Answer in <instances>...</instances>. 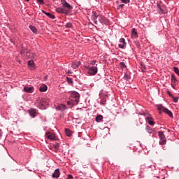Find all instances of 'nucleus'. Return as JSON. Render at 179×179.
I'll return each instance as SVG.
<instances>
[{
  "label": "nucleus",
  "mask_w": 179,
  "mask_h": 179,
  "mask_svg": "<svg viewBox=\"0 0 179 179\" xmlns=\"http://www.w3.org/2000/svg\"><path fill=\"white\" fill-rule=\"evenodd\" d=\"M101 104H102V106H106V100L102 99V100L101 101Z\"/></svg>",
  "instance_id": "7c9ffc66"
},
{
  "label": "nucleus",
  "mask_w": 179,
  "mask_h": 179,
  "mask_svg": "<svg viewBox=\"0 0 179 179\" xmlns=\"http://www.w3.org/2000/svg\"><path fill=\"white\" fill-rule=\"evenodd\" d=\"M124 6H125V5H124V4H120V5L118 6V9H120V8L121 9H122V8H124Z\"/></svg>",
  "instance_id": "f704fd0d"
},
{
  "label": "nucleus",
  "mask_w": 179,
  "mask_h": 179,
  "mask_svg": "<svg viewBox=\"0 0 179 179\" xmlns=\"http://www.w3.org/2000/svg\"><path fill=\"white\" fill-rule=\"evenodd\" d=\"M92 17L94 20L95 24H98L99 22L101 24H107V19L103 17V15H99L97 13H94Z\"/></svg>",
  "instance_id": "f03ea898"
},
{
  "label": "nucleus",
  "mask_w": 179,
  "mask_h": 179,
  "mask_svg": "<svg viewBox=\"0 0 179 179\" xmlns=\"http://www.w3.org/2000/svg\"><path fill=\"white\" fill-rule=\"evenodd\" d=\"M28 66L29 69H34V68H36V66L34 65V62L33 60H29L28 62Z\"/></svg>",
  "instance_id": "4468645a"
},
{
  "label": "nucleus",
  "mask_w": 179,
  "mask_h": 179,
  "mask_svg": "<svg viewBox=\"0 0 179 179\" xmlns=\"http://www.w3.org/2000/svg\"><path fill=\"white\" fill-rule=\"evenodd\" d=\"M61 3L64 7V9H65L66 11L67 15H69V13H71V10L73 9V7L71 4H69L66 2V0H61Z\"/></svg>",
  "instance_id": "7ed1b4c3"
},
{
  "label": "nucleus",
  "mask_w": 179,
  "mask_h": 179,
  "mask_svg": "<svg viewBox=\"0 0 179 179\" xmlns=\"http://www.w3.org/2000/svg\"><path fill=\"white\" fill-rule=\"evenodd\" d=\"M54 148L55 149H58V148H59V144L56 143L55 144H54Z\"/></svg>",
  "instance_id": "2f4dec72"
},
{
  "label": "nucleus",
  "mask_w": 179,
  "mask_h": 179,
  "mask_svg": "<svg viewBox=\"0 0 179 179\" xmlns=\"http://www.w3.org/2000/svg\"><path fill=\"white\" fill-rule=\"evenodd\" d=\"M29 29L30 30H31V31H33V33L37 34L38 30H37V28H36V27L33 25H30Z\"/></svg>",
  "instance_id": "5701e85b"
},
{
  "label": "nucleus",
  "mask_w": 179,
  "mask_h": 179,
  "mask_svg": "<svg viewBox=\"0 0 179 179\" xmlns=\"http://www.w3.org/2000/svg\"><path fill=\"white\" fill-rule=\"evenodd\" d=\"M66 26V27L71 28V27H72V24L71 23H67Z\"/></svg>",
  "instance_id": "c9c22d12"
},
{
  "label": "nucleus",
  "mask_w": 179,
  "mask_h": 179,
  "mask_svg": "<svg viewBox=\"0 0 179 179\" xmlns=\"http://www.w3.org/2000/svg\"><path fill=\"white\" fill-rule=\"evenodd\" d=\"M123 3H129L130 0H121Z\"/></svg>",
  "instance_id": "473e14b6"
},
{
  "label": "nucleus",
  "mask_w": 179,
  "mask_h": 179,
  "mask_svg": "<svg viewBox=\"0 0 179 179\" xmlns=\"http://www.w3.org/2000/svg\"><path fill=\"white\" fill-rule=\"evenodd\" d=\"M147 128H148V129L149 134H152V129L150 128V127L147 126Z\"/></svg>",
  "instance_id": "72a5a7b5"
},
{
  "label": "nucleus",
  "mask_w": 179,
  "mask_h": 179,
  "mask_svg": "<svg viewBox=\"0 0 179 179\" xmlns=\"http://www.w3.org/2000/svg\"><path fill=\"white\" fill-rule=\"evenodd\" d=\"M145 120H146V121H148L149 125H154V124H155V122H153V121L152 120H153V117L147 116V117H145Z\"/></svg>",
  "instance_id": "f3484780"
},
{
  "label": "nucleus",
  "mask_w": 179,
  "mask_h": 179,
  "mask_svg": "<svg viewBox=\"0 0 179 179\" xmlns=\"http://www.w3.org/2000/svg\"><path fill=\"white\" fill-rule=\"evenodd\" d=\"M68 73H72L70 70L68 71Z\"/></svg>",
  "instance_id": "37998d69"
},
{
  "label": "nucleus",
  "mask_w": 179,
  "mask_h": 179,
  "mask_svg": "<svg viewBox=\"0 0 179 179\" xmlns=\"http://www.w3.org/2000/svg\"><path fill=\"white\" fill-rule=\"evenodd\" d=\"M56 12H57V13H63L64 15H68V13H66L65 8H56Z\"/></svg>",
  "instance_id": "9b49d317"
},
{
  "label": "nucleus",
  "mask_w": 179,
  "mask_h": 179,
  "mask_svg": "<svg viewBox=\"0 0 179 179\" xmlns=\"http://www.w3.org/2000/svg\"><path fill=\"white\" fill-rule=\"evenodd\" d=\"M126 45H124V43H123V44H119V45H118V47H119V48L123 49L124 47H125Z\"/></svg>",
  "instance_id": "c756f323"
},
{
  "label": "nucleus",
  "mask_w": 179,
  "mask_h": 179,
  "mask_svg": "<svg viewBox=\"0 0 179 179\" xmlns=\"http://www.w3.org/2000/svg\"><path fill=\"white\" fill-rule=\"evenodd\" d=\"M120 66H121V68H122V69H124V68H127L125 63L123 62H120Z\"/></svg>",
  "instance_id": "cd10ccee"
},
{
  "label": "nucleus",
  "mask_w": 179,
  "mask_h": 179,
  "mask_svg": "<svg viewBox=\"0 0 179 179\" xmlns=\"http://www.w3.org/2000/svg\"><path fill=\"white\" fill-rule=\"evenodd\" d=\"M65 132H66V136H71L72 135V132L69 129H66Z\"/></svg>",
  "instance_id": "b1692460"
},
{
  "label": "nucleus",
  "mask_w": 179,
  "mask_h": 179,
  "mask_svg": "<svg viewBox=\"0 0 179 179\" xmlns=\"http://www.w3.org/2000/svg\"><path fill=\"white\" fill-rule=\"evenodd\" d=\"M86 69H87V73L90 76H94L98 72V69L96 66H86Z\"/></svg>",
  "instance_id": "20e7f679"
},
{
  "label": "nucleus",
  "mask_w": 179,
  "mask_h": 179,
  "mask_svg": "<svg viewBox=\"0 0 179 179\" xmlns=\"http://www.w3.org/2000/svg\"><path fill=\"white\" fill-rule=\"evenodd\" d=\"M131 37L132 38H138V31L136 29L133 28L131 31Z\"/></svg>",
  "instance_id": "f8f14e48"
},
{
  "label": "nucleus",
  "mask_w": 179,
  "mask_h": 179,
  "mask_svg": "<svg viewBox=\"0 0 179 179\" xmlns=\"http://www.w3.org/2000/svg\"><path fill=\"white\" fill-rule=\"evenodd\" d=\"M42 12H43V13L46 15V16H48V17H50V19H55V15H54L50 13H47L44 10H43Z\"/></svg>",
  "instance_id": "a211bd4d"
},
{
  "label": "nucleus",
  "mask_w": 179,
  "mask_h": 179,
  "mask_svg": "<svg viewBox=\"0 0 179 179\" xmlns=\"http://www.w3.org/2000/svg\"><path fill=\"white\" fill-rule=\"evenodd\" d=\"M96 122H103V115H99L96 117Z\"/></svg>",
  "instance_id": "412c9836"
},
{
  "label": "nucleus",
  "mask_w": 179,
  "mask_h": 179,
  "mask_svg": "<svg viewBox=\"0 0 179 179\" xmlns=\"http://www.w3.org/2000/svg\"><path fill=\"white\" fill-rule=\"evenodd\" d=\"M61 173H59V169H56L54 172V173L52 175V177L53 178H58V177H59V175Z\"/></svg>",
  "instance_id": "2eb2a0df"
},
{
  "label": "nucleus",
  "mask_w": 179,
  "mask_h": 179,
  "mask_svg": "<svg viewBox=\"0 0 179 179\" xmlns=\"http://www.w3.org/2000/svg\"><path fill=\"white\" fill-rule=\"evenodd\" d=\"M47 85H42L40 87H39V90L40 92H47Z\"/></svg>",
  "instance_id": "4be33fe9"
},
{
  "label": "nucleus",
  "mask_w": 179,
  "mask_h": 179,
  "mask_svg": "<svg viewBox=\"0 0 179 179\" xmlns=\"http://www.w3.org/2000/svg\"><path fill=\"white\" fill-rule=\"evenodd\" d=\"M95 64H96V62H93L92 63V65H95Z\"/></svg>",
  "instance_id": "ea45409f"
},
{
  "label": "nucleus",
  "mask_w": 179,
  "mask_h": 179,
  "mask_svg": "<svg viewBox=\"0 0 179 179\" xmlns=\"http://www.w3.org/2000/svg\"><path fill=\"white\" fill-rule=\"evenodd\" d=\"M173 101L177 103L178 101V98L173 97Z\"/></svg>",
  "instance_id": "4c0bfd02"
},
{
  "label": "nucleus",
  "mask_w": 179,
  "mask_h": 179,
  "mask_svg": "<svg viewBox=\"0 0 179 179\" xmlns=\"http://www.w3.org/2000/svg\"><path fill=\"white\" fill-rule=\"evenodd\" d=\"M24 92H26L27 93H33L34 90V87H24Z\"/></svg>",
  "instance_id": "ddd939ff"
},
{
  "label": "nucleus",
  "mask_w": 179,
  "mask_h": 179,
  "mask_svg": "<svg viewBox=\"0 0 179 179\" xmlns=\"http://www.w3.org/2000/svg\"><path fill=\"white\" fill-rule=\"evenodd\" d=\"M174 72L176 73V74L179 76V70L178 68L174 67L173 68Z\"/></svg>",
  "instance_id": "c85d7f7f"
},
{
  "label": "nucleus",
  "mask_w": 179,
  "mask_h": 179,
  "mask_svg": "<svg viewBox=\"0 0 179 179\" xmlns=\"http://www.w3.org/2000/svg\"><path fill=\"white\" fill-rule=\"evenodd\" d=\"M158 110L159 111H160L159 113H162V111H163L164 113H165V114H168L171 118H173V113L170 110L164 108V106H158Z\"/></svg>",
  "instance_id": "423d86ee"
},
{
  "label": "nucleus",
  "mask_w": 179,
  "mask_h": 179,
  "mask_svg": "<svg viewBox=\"0 0 179 179\" xmlns=\"http://www.w3.org/2000/svg\"><path fill=\"white\" fill-rule=\"evenodd\" d=\"M24 53V50H21V54Z\"/></svg>",
  "instance_id": "79ce46f5"
},
{
  "label": "nucleus",
  "mask_w": 179,
  "mask_h": 179,
  "mask_svg": "<svg viewBox=\"0 0 179 179\" xmlns=\"http://www.w3.org/2000/svg\"><path fill=\"white\" fill-rule=\"evenodd\" d=\"M50 104V100L46 98H42L39 101V108H45L46 106Z\"/></svg>",
  "instance_id": "0eeeda50"
},
{
  "label": "nucleus",
  "mask_w": 179,
  "mask_h": 179,
  "mask_svg": "<svg viewBox=\"0 0 179 179\" xmlns=\"http://www.w3.org/2000/svg\"><path fill=\"white\" fill-rule=\"evenodd\" d=\"M26 1H29V0H26Z\"/></svg>",
  "instance_id": "c03bdc74"
},
{
  "label": "nucleus",
  "mask_w": 179,
  "mask_h": 179,
  "mask_svg": "<svg viewBox=\"0 0 179 179\" xmlns=\"http://www.w3.org/2000/svg\"><path fill=\"white\" fill-rule=\"evenodd\" d=\"M158 110L159 111H160L159 113H162V111H163L164 113H165V114H168L171 118H173V113L170 110L164 108V106H158Z\"/></svg>",
  "instance_id": "39448f33"
},
{
  "label": "nucleus",
  "mask_w": 179,
  "mask_h": 179,
  "mask_svg": "<svg viewBox=\"0 0 179 179\" xmlns=\"http://www.w3.org/2000/svg\"><path fill=\"white\" fill-rule=\"evenodd\" d=\"M120 43H122L124 45H127V42H125V39L124 38H121L120 39Z\"/></svg>",
  "instance_id": "bb28decb"
},
{
  "label": "nucleus",
  "mask_w": 179,
  "mask_h": 179,
  "mask_svg": "<svg viewBox=\"0 0 179 179\" xmlns=\"http://www.w3.org/2000/svg\"><path fill=\"white\" fill-rule=\"evenodd\" d=\"M110 1H113V0H110Z\"/></svg>",
  "instance_id": "a18cd8bd"
},
{
  "label": "nucleus",
  "mask_w": 179,
  "mask_h": 179,
  "mask_svg": "<svg viewBox=\"0 0 179 179\" xmlns=\"http://www.w3.org/2000/svg\"><path fill=\"white\" fill-rule=\"evenodd\" d=\"M71 101H67V103L69 106H76L77 104H79V99H80V95L79 94V93L76 92H73L71 94Z\"/></svg>",
  "instance_id": "f257e3e1"
},
{
  "label": "nucleus",
  "mask_w": 179,
  "mask_h": 179,
  "mask_svg": "<svg viewBox=\"0 0 179 179\" xmlns=\"http://www.w3.org/2000/svg\"><path fill=\"white\" fill-rule=\"evenodd\" d=\"M2 136V132L0 130V137Z\"/></svg>",
  "instance_id": "a19ab883"
},
{
  "label": "nucleus",
  "mask_w": 179,
  "mask_h": 179,
  "mask_svg": "<svg viewBox=\"0 0 179 179\" xmlns=\"http://www.w3.org/2000/svg\"><path fill=\"white\" fill-rule=\"evenodd\" d=\"M81 64L82 63L79 61L73 62L71 63V68H73V69H78L79 66H80Z\"/></svg>",
  "instance_id": "1a4fd4ad"
},
{
  "label": "nucleus",
  "mask_w": 179,
  "mask_h": 179,
  "mask_svg": "<svg viewBox=\"0 0 179 179\" xmlns=\"http://www.w3.org/2000/svg\"><path fill=\"white\" fill-rule=\"evenodd\" d=\"M56 108L59 111H64V110H66V106L64 104H61L59 105Z\"/></svg>",
  "instance_id": "dca6fc26"
},
{
  "label": "nucleus",
  "mask_w": 179,
  "mask_h": 179,
  "mask_svg": "<svg viewBox=\"0 0 179 179\" xmlns=\"http://www.w3.org/2000/svg\"><path fill=\"white\" fill-rule=\"evenodd\" d=\"M171 82H172V86L173 87H174V85H177V83H178V81L177 80V79L176 78V76H171Z\"/></svg>",
  "instance_id": "6ab92c4d"
},
{
  "label": "nucleus",
  "mask_w": 179,
  "mask_h": 179,
  "mask_svg": "<svg viewBox=\"0 0 179 179\" xmlns=\"http://www.w3.org/2000/svg\"><path fill=\"white\" fill-rule=\"evenodd\" d=\"M158 135L159 136V145H164L166 143V136H164V133L163 131H159Z\"/></svg>",
  "instance_id": "6e6552de"
},
{
  "label": "nucleus",
  "mask_w": 179,
  "mask_h": 179,
  "mask_svg": "<svg viewBox=\"0 0 179 179\" xmlns=\"http://www.w3.org/2000/svg\"><path fill=\"white\" fill-rule=\"evenodd\" d=\"M46 137L48 139H50V141H57V136H55V134L48 133L46 134Z\"/></svg>",
  "instance_id": "9d476101"
},
{
  "label": "nucleus",
  "mask_w": 179,
  "mask_h": 179,
  "mask_svg": "<svg viewBox=\"0 0 179 179\" xmlns=\"http://www.w3.org/2000/svg\"><path fill=\"white\" fill-rule=\"evenodd\" d=\"M29 115H31V117H33V118H34V117H36V110L34 108H31L29 110Z\"/></svg>",
  "instance_id": "aec40b11"
},
{
  "label": "nucleus",
  "mask_w": 179,
  "mask_h": 179,
  "mask_svg": "<svg viewBox=\"0 0 179 179\" xmlns=\"http://www.w3.org/2000/svg\"><path fill=\"white\" fill-rule=\"evenodd\" d=\"M159 7V13H160V15H162V13H166V11H164V10H163V8H162V7L160 6H158Z\"/></svg>",
  "instance_id": "393cba45"
},
{
  "label": "nucleus",
  "mask_w": 179,
  "mask_h": 179,
  "mask_svg": "<svg viewBox=\"0 0 179 179\" xmlns=\"http://www.w3.org/2000/svg\"><path fill=\"white\" fill-rule=\"evenodd\" d=\"M129 77L128 76V75H124V78H125V79H129Z\"/></svg>",
  "instance_id": "58836bf2"
},
{
  "label": "nucleus",
  "mask_w": 179,
  "mask_h": 179,
  "mask_svg": "<svg viewBox=\"0 0 179 179\" xmlns=\"http://www.w3.org/2000/svg\"><path fill=\"white\" fill-rule=\"evenodd\" d=\"M37 1H38V2L41 3V5H43L44 3V0H37Z\"/></svg>",
  "instance_id": "e433bc0d"
},
{
  "label": "nucleus",
  "mask_w": 179,
  "mask_h": 179,
  "mask_svg": "<svg viewBox=\"0 0 179 179\" xmlns=\"http://www.w3.org/2000/svg\"><path fill=\"white\" fill-rule=\"evenodd\" d=\"M66 80H67L69 85H72V83H73V81L72 80V78H66Z\"/></svg>",
  "instance_id": "a878e982"
}]
</instances>
